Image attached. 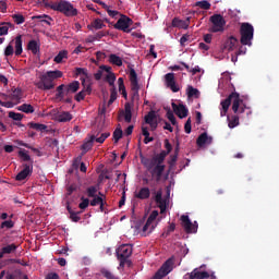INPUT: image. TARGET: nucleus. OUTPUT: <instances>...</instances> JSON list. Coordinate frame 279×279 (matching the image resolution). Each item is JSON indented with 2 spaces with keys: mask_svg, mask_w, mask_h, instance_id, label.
<instances>
[{
  "mask_svg": "<svg viewBox=\"0 0 279 279\" xmlns=\"http://www.w3.org/2000/svg\"><path fill=\"white\" fill-rule=\"evenodd\" d=\"M12 19L16 25H23V23H25V16L22 14H13Z\"/></svg>",
  "mask_w": 279,
  "mask_h": 279,
  "instance_id": "nucleus-48",
  "label": "nucleus"
},
{
  "mask_svg": "<svg viewBox=\"0 0 279 279\" xmlns=\"http://www.w3.org/2000/svg\"><path fill=\"white\" fill-rule=\"evenodd\" d=\"M191 130H192V126H191V118H189L185 122V125H184V131H185V134H191Z\"/></svg>",
  "mask_w": 279,
  "mask_h": 279,
  "instance_id": "nucleus-63",
  "label": "nucleus"
},
{
  "mask_svg": "<svg viewBox=\"0 0 279 279\" xmlns=\"http://www.w3.org/2000/svg\"><path fill=\"white\" fill-rule=\"evenodd\" d=\"M22 167H23V170L20 171L15 177V180L17 182H23V180H27V178H29V175L34 173V165L23 163Z\"/></svg>",
  "mask_w": 279,
  "mask_h": 279,
  "instance_id": "nucleus-14",
  "label": "nucleus"
},
{
  "mask_svg": "<svg viewBox=\"0 0 279 279\" xmlns=\"http://www.w3.org/2000/svg\"><path fill=\"white\" fill-rule=\"evenodd\" d=\"M64 97H66V85L61 84L57 87L56 99H59V101H62L64 100Z\"/></svg>",
  "mask_w": 279,
  "mask_h": 279,
  "instance_id": "nucleus-26",
  "label": "nucleus"
},
{
  "mask_svg": "<svg viewBox=\"0 0 279 279\" xmlns=\"http://www.w3.org/2000/svg\"><path fill=\"white\" fill-rule=\"evenodd\" d=\"M181 223L183 230L186 232V234H195L197 233V221H194V223L191 222V219L186 215L181 216Z\"/></svg>",
  "mask_w": 279,
  "mask_h": 279,
  "instance_id": "nucleus-11",
  "label": "nucleus"
},
{
  "mask_svg": "<svg viewBox=\"0 0 279 279\" xmlns=\"http://www.w3.org/2000/svg\"><path fill=\"white\" fill-rule=\"evenodd\" d=\"M75 191H77V184L72 183L66 187V196H71L73 195V193H75Z\"/></svg>",
  "mask_w": 279,
  "mask_h": 279,
  "instance_id": "nucleus-56",
  "label": "nucleus"
},
{
  "mask_svg": "<svg viewBox=\"0 0 279 279\" xmlns=\"http://www.w3.org/2000/svg\"><path fill=\"white\" fill-rule=\"evenodd\" d=\"M206 143H213V137H208V133H203L197 137L196 145L198 147H204Z\"/></svg>",
  "mask_w": 279,
  "mask_h": 279,
  "instance_id": "nucleus-24",
  "label": "nucleus"
},
{
  "mask_svg": "<svg viewBox=\"0 0 279 279\" xmlns=\"http://www.w3.org/2000/svg\"><path fill=\"white\" fill-rule=\"evenodd\" d=\"M0 228L3 230V229H7V230H10L12 228H14V221L12 220H4L1 225H0Z\"/></svg>",
  "mask_w": 279,
  "mask_h": 279,
  "instance_id": "nucleus-49",
  "label": "nucleus"
},
{
  "mask_svg": "<svg viewBox=\"0 0 279 279\" xmlns=\"http://www.w3.org/2000/svg\"><path fill=\"white\" fill-rule=\"evenodd\" d=\"M165 148L166 150H161L159 154H156L151 158H147L141 155V162L147 169L156 182H160L162 180V173H165V160L170 151L173 150V146L169 142V140H165Z\"/></svg>",
  "mask_w": 279,
  "mask_h": 279,
  "instance_id": "nucleus-1",
  "label": "nucleus"
},
{
  "mask_svg": "<svg viewBox=\"0 0 279 279\" xmlns=\"http://www.w3.org/2000/svg\"><path fill=\"white\" fill-rule=\"evenodd\" d=\"M130 82H131V99L134 101L138 99V90H141V86L138 85V75L136 74V70H130Z\"/></svg>",
  "mask_w": 279,
  "mask_h": 279,
  "instance_id": "nucleus-8",
  "label": "nucleus"
},
{
  "mask_svg": "<svg viewBox=\"0 0 279 279\" xmlns=\"http://www.w3.org/2000/svg\"><path fill=\"white\" fill-rule=\"evenodd\" d=\"M132 252H134V248L132 247L131 244H122L120 245L117 251V258L120 260L119 267L123 269L125 265L130 267L132 265V260H130V256H132Z\"/></svg>",
  "mask_w": 279,
  "mask_h": 279,
  "instance_id": "nucleus-5",
  "label": "nucleus"
},
{
  "mask_svg": "<svg viewBox=\"0 0 279 279\" xmlns=\"http://www.w3.org/2000/svg\"><path fill=\"white\" fill-rule=\"evenodd\" d=\"M239 116L228 117V126L230 130H234V128L239 126Z\"/></svg>",
  "mask_w": 279,
  "mask_h": 279,
  "instance_id": "nucleus-34",
  "label": "nucleus"
},
{
  "mask_svg": "<svg viewBox=\"0 0 279 279\" xmlns=\"http://www.w3.org/2000/svg\"><path fill=\"white\" fill-rule=\"evenodd\" d=\"M46 8H50L54 12H61L64 16H77V9L66 0H60L59 2L48 3Z\"/></svg>",
  "mask_w": 279,
  "mask_h": 279,
  "instance_id": "nucleus-4",
  "label": "nucleus"
},
{
  "mask_svg": "<svg viewBox=\"0 0 279 279\" xmlns=\"http://www.w3.org/2000/svg\"><path fill=\"white\" fill-rule=\"evenodd\" d=\"M172 27H183V29H186V27H189V23H186L178 17H174L172 20Z\"/></svg>",
  "mask_w": 279,
  "mask_h": 279,
  "instance_id": "nucleus-36",
  "label": "nucleus"
},
{
  "mask_svg": "<svg viewBox=\"0 0 279 279\" xmlns=\"http://www.w3.org/2000/svg\"><path fill=\"white\" fill-rule=\"evenodd\" d=\"M12 27H14V24L10 22L0 23V36H8V32H10Z\"/></svg>",
  "mask_w": 279,
  "mask_h": 279,
  "instance_id": "nucleus-27",
  "label": "nucleus"
},
{
  "mask_svg": "<svg viewBox=\"0 0 279 279\" xmlns=\"http://www.w3.org/2000/svg\"><path fill=\"white\" fill-rule=\"evenodd\" d=\"M132 23H134L132 19L128 17L126 15H121L118 22L113 25V27L114 29H120V32H125L126 34H130V32H132V29H130Z\"/></svg>",
  "mask_w": 279,
  "mask_h": 279,
  "instance_id": "nucleus-12",
  "label": "nucleus"
},
{
  "mask_svg": "<svg viewBox=\"0 0 279 279\" xmlns=\"http://www.w3.org/2000/svg\"><path fill=\"white\" fill-rule=\"evenodd\" d=\"M231 104L234 114H243V112L247 110V107L243 105V99H241L239 93L233 92L220 102L222 108L220 111V117H226V114H228V110H230Z\"/></svg>",
  "mask_w": 279,
  "mask_h": 279,
  "instance_id": "nucleus-2",
  "label": "nucleus"
},
{
  "mask_svg": "<svg viewBox=\"0 0 279 279\" xmlns=\"http://www.w3.org/2000/svg\"><path fill=\"white\" fill-rule=\"evenodd\" d=\"M209 21L211 23V27L209 28V32H211L213 34H217L219 32L225 31L226 19H223V15L214 14L209 17Z\"/></svg>",
  "mask_w": 279,
  "mask_h": 279,
  "instance_id": "nucleus-7",
  "label": "nucleus"
},
{
  "mask_svg": "<svg viewBox=\"0 0 279 279\" xmlns=\"http://www.w3.org/2000/svg\"><path fill=\"white\" fill-rule=\"evenodd\" d=\"M63 73L60 70L48 71L39 76V82L35 83V86L39 90H53L56 88L54 80H60Z\"/></svg>",
  "mask_w": 279,
  "mask_h": 279,
  "instance_id": "nucleus-3",
  "label": "nucleus"
},
{
  "mask_svg": "<svg viewBox=\"0 0 279 279\" xmlns=\"http://www.w3.org/2000/svg\"><path fill=\"white\" fill-rule=\"evenodd\" d=\"M85 98H86L85 90H81V92H78V93L74 96L75 101H84Z\"/></svg>",
  "mask_w": 279,
  "mask_h": 279,
  "instance_id": "nucleus-58",
  "label": "nucleus"
},
{
  "mask_svg": "<svg viewBox=\"0 0 279 279\" xmlns=\"http://www.w3.org/2000/svg\"><path fill=\"white\" fill-rule=\"evenodd\" d=\"M17 110H20V112H25V114H33L34 106L28 105V104H23L22 106H20L17 108Z\"/></svg>",
  "mask_w": 279,
  "mask_h": 279,
  "instance_id": "nucleus-35",
  "label": "nucleus"
},
{
  "mask_svg": "<svg viewBox=\"0 0 279 279\" xmlns=\"http://www.w3.org/2000/svg\"><path fill=\"white\" fill-rule=\"evenodd\" d=\"M29 128L36 130L37 132H45V130H47V125L34 122L29 124Z\"/></svg>",
  "mask_w": 279,
  "mask_h": 279,
  "instance_id": "nucleus-46",
  "label": "nucleus"
},
{
  "mask_svg": "<svg viewBox=\"0 0 279 279\" xmlns=\"http://www.w3.org/2000/svg\"><path fill=\"white\" fill-rule=\"evenodd\" d=\"M105 10L107 11V14L111 16V19H117V16H119V11L110 10V7H107Z\"/></svg>",
  "mask_w": 279,
  "mask_h": 279,
  "instance_id": "nucleus-62",
  "label": "nucleus"
},
{
  "mask_svg": "<svg viewBox=\"0 0 279 279\" xmlns=\"http://www.w3.org/2000/svg\"><path fill=\"white\" fill-rule=\"evenodd\" d=\"M167 119L170 121V123H172V125H175L177 121H175V116L173 114V111L171 110L167 111Z\"/></svg>",
  "mask_w": 279,
  "mask_h": 279,
  "instance_id": "nucleus-60",
  "label": "nucleus"
},
{
  "mask_svg": "<svg viewBox=\"0 0 279 279\" xmlns=\"http://www.w3.org/2000/svg\"><path fill=\"white\" fill-rule=\"evenodd\" d=\"M109 62L110 64H114L116 66H123V59L113 53L109 56Z\"/></svg>",
  "mask_w": 279,
  "mask_h": 279,
  "instance_id": "nucleus-32",
  "label": "nucleus"
},
{
  "mask_svg": "<svg viewBox=\"0 0 279 279\" xmlns=\"http://www.w3.org/2000/svg\"><path fill=\"white\" fill-rule=\"evenodd\" d=\"M80 90V81H73L72 83L65 85V97H71Z\"/></svg>",
  "mask_w": 279,
  "mask_h": 279,
  "instance_id": "nucleus-18",
  "label": "nucleus"
},
{
  "mask_svg": "<svg viewBox=\"0 0 279 279\" xmlns=\"http://www.w3.org/2000/svg\"><path fill=\"white\" fill-rule=\"evenodd\" d=\"M166 86L172 90V93H179L180 87L175 84V74L174 73H167L165 75Z\"/></svg>",
  "mask_w": 279,
  "mask_h": 279,
  "instance_id": "nucleus-15",
  "label": "nucleus"
},
{
  "mask_svg": "<svg viewBox=\"0 0 279 279\" xmlns=\"http://www.w3.org/2000/svg\"><path fill=\"white\" fill-rule=\"evenodd\" d=\"M9 119H13V121H22L23 120V114L16 113L14 111L9 112Z\"/></svg>",
  "mask_w": 279,
  "mask_h": 279,
  "instance_id": "nucleus-54",
  "label": "nucleus"
},
{
  "mask_svg": "<svg viewBox=\"0 0 279 279\" xmlns=\"http://www.w3.org/2000/svg\"><path fill=\"white\" fill-rule=\"evenodd\" d=\"M68 53H69V52H66V50L60 51V52L54 57V62H56L57 64H60V63L64 60V58H66Z\"/></svg>",
  "mask_w": 279,
  "mask_h": 279,
  "instance_id": "nucleus-45",
  "label": "nucleus"
},
{
  "mask_svg": "<svg viewBox=\"0 0 279 279\" xmlns=\"http://www.w3.org/2000/svg\"><path fill=\"white\" fill-rule=\"evenodd\" d=\"M178 154H180V146L177 145L174 149V155L171 156L170 165L173 166L174 162H178Z\"/></svg>",
  "mask_w": 279,
  "mask_h": 279,
  "instance_id": "nucleus-57",
  "label": "nucleus"
},
{
  "mask_svg": "<svg viewBox=\"0 0 279 279\" xmlns=\"http://www.w3.org/2000/svg\"><path fill=\"white\" fill-rule=\"evenodd\" d=\"M81 201L82 202L78 204V208H81V210H86V208H88V205L90 204V199L82 196Z\"/></svg>",
  "mask_w": 279,
  "mask_h": 279,
  "instance_id": "nucleus-47",
  "label": "nucleus"
},
{
  "mask_svg": "<svg viewBox=\"0 0 279 279\" xmlns=\"http://www.w3.org/2000/svg\"><path fill=\"white\" fill-rule=\"evenodd\" d=\"M75 77H84L86 80H90V74H88V69L86 68H75L74 70Z\"/></svg>",
  "mask_w": 279,
  "mask_h": 279,
  "instance_id": "nucleus-23",
  "label": "nucleus"
},
{
  "mask_svg": "<svg viewBox=\"0 0 279 279\" xmlns=\"http://www.w3.org/2000/svg\"><path fill=\"white\" fill-rule=\"evenodd\" d=\"M117 101V89L112 88L110 94V99L107 102V106H112Z\"/></svg>",
  "mask_w": 279,
  "mask_h": 279,
  "instance_id": "nucleus-53",
  "label": "nucleus"
},
{
  "mask_svg": "<svg viewBox=\"0 0 279 279\" xmlns=\"http://www.w3.org/2000/svg\"><path fill=\"white\" fill-rule=\"evenodd\" d=\"M110 136V133H102L99 137H97V135H92L89 137V140L87 142H85L82 145V149L84 151V154H86V151H90V149H93V143H105L106 138H108Z\"/></svg>",
  "mask_w": 279,
  "mask_h": 279,
  "instance_id": "nucleus-10",
  "label": "nucleus"
},
{
  "mask_svg": "<svg viewBox=\"0 0 279 279\" xmlns=\"http://www.w3.org/2000/svg\"><path fill=\"white\" fill-rule=\"evenodd\" d=\"M68 211L70 214V219H72V221H74L75 223H77V221H80V219H82L80 217V213L73 211V209H71L70 206H68Z\"/></svg>",
  "mask_w": 279,
  "mask_h": 279,
  "instance_id": "nucleus-41",
  "label": "nucleus"
},
{
  "mask_svg": "<svg viewBox=\"0 0 279 279\" xmlns=\"http://www.w3.org/2000/svg\"><path fill=\"white\" fill-rule=\"evenodd\" d=\"M175 231V223H171L168 229L161 234V236L163 239H167V236H169V234H171V232H174Z\"/></svg>",
  "mask_w": 279,
  "mask_h": 279,
  "instance_id": "nucleus-52",
  "label": "nucleus"
},
{
  "mask_svg": "<svg viewBox=\"0 0 279 279\" xmlns=\"http://www.w3.org/2000/svg\"><path fill=\"white\" fill-rule=\"evenodd\" d=\"M239 45V39L234 36H230L225 43V49L227 51H234V48Z\"/></svg>",
  "mask_w": 279,
  "mask_h": 279,
  "instance_id": "nucleus-21",
  "label": "nucleus"
},
{
  "mask_svg": "<svg viewBox=\"0 0 279 279\" xmlns=\"http://www.w3.org/2000/svg\"><path fill=\"white\" fill-rule=\"evenodd\" d=\"M97 186L95 185H92V186H88L85 191V194L87 195V197H96L97 196Z\"/></svg>",
  "mask_w": 279,
  "mask_h": 279,
  "instance_id": "nucleus-39",
  "label": "nucleus"
},
{
  "mask_svg": "<svg viewBox=\"0 0 279 279\" xmlns=\"http://www.w3.org/2000/svg\"><path fill=\"white\" fill-rule=\"evenodd\" d=\"M101 274L104 276V278H107V279H118L117 276H114V274H112V271L104 268L101 269Z\"/></svg>",
  "mask_w": 279,
  "mask_h": 279,
  "instance_id": "nucleus-50",
  "label": "nucleus"
},
{
  "mask_svg": "<svg viewBox=\"0 0 279 279\" xmlns=\"http://www.w3.org/2000/svg\"><path fill=\"white\" fill-rule=\"evenodd\" d=\"M142 134L144 136V144L154 143V137L149 136V130L146 126H142Z\"/></svg>",
  "mask_w": 279,
  "mask_h": 279,
  "instance_id": "nucleus-33",
  "label": "nucleus"
},
{
  "mask_svg": "<svg viewBox=\"0 0 279 279\" xmlns=\"http://www.w3.org/2000/svg\"><path fill=\"white\" fill-rule=\"evenodd\" d=\"M154 199L160 208L161 213H165V210H167V201L162 198V190H159L155 193Z\"/></svg>",
  "mask_w": 279,
  "mask_h": 279,
  "instance_id": "nucleus-17",
  "label": "nucleus"
},
{
  "mask_svg": "<svg viewBox=\"0 0 279 279\" xmlns=\"http://www.w3.org/2000/svg\"><path fill=\"white\" fill-rule=\"evenodd\" d=\"M157 218H158V210H153L151 214L149 215L147 221H148V223H154Z\"/></svg>",
  "mask_w": 279,
  "mask_h": 279,
  "instance_id": "nucleus-59",
  "label": "nucleus"
},
{
  "mask_svg": "<svg viewBox=\"0 0 279 279\" xmlns=\"http://www.w3.org/2000/svg\"><path fill=\"white\" fill-rule=\"evenodd\" d=\"M19 156L23 160V162H31V165H34V160H32V157L27 153H25V150H20Z\"/></svg>",
  "mask_w": 279,
  "mask_h": 279,
  "instance_id": "nucleus-38",
  "label": "nucleus"
},
{
  "mask_svg": "<svg viewBox=\"0 0 279 279\" xmlns=\"http://www.w3.org/2000/svg\"><path fill=\"white\" fill-rule=\"evenodd\" d=\"M23 53V37L21 35L15 37V56Z\"/></svg>",
  "mask_w": 279,
  "mask_h": 279,
  "instance_id": "nucleus-28",
  "label": "nucleus"
},
{
  "mask_svg": "<svg viewBox=\"0 0 279 279\" xmlns=\"http://www.w3.org/2000/svg\"><path fill=\"white\" fill-rule=\"evenodd\" d=\"M121 138H123V130H121V128H118L113 132V141L117 144L119 143V141H121Z\"/></svg>",
  "mask_w": 279,
  "mask_h": 279,
  "instance_id": "nucleus-42",
  "label": "nucleus"
},
{
  "mask_svg": "<svg viewBox=\"0 0 279 279\" xmlns=\"http://www.w3.org/2000/svg\"><path fill=\"white\" fill-rule=\"evenodd\" d=\"M173 112L179 117V119H186L189 117V109L183 104L177 105L172 102Z\"/></svg>",
  "mask_w": 279,
  "mask_h": 279,
  "instance_id": "nucleus-16",
  "label": "nucleus"
},
{
  "mask_svg": "<svg viewBox=\"0 0 279 279\" xmlns=\"http://www.w3.org/2000/svg\"><path fill=\"white\" fill-rule=\"evenodd\" d=\"M93 199L90 201V206H99L102 204L104 199H106V195L104 193L98 192V195L92 197Z\"/></svg>",
  "mask_w": 279,
  "mask_h": 279,
  "instance_id": "nucleus-29",
  "label": "nucleus"
},
{
  "mask_svg": "<svg viewBox=\"0 0 279 279\" xmlns=\"http://www.w3.org/2000/svg\"><path fill=\"white\" fill-rule=\"evenodd\" d=\"M186 95L189 99L195 97V99H199V89L189 85L186 88Z\"/></svg>",
  "mask_w": 279,
  "mask_h": 279,
  "instance_id": "nucleus-31",
  "label": "nucleus"
},
{
  "mask_svg": "<svg viewBox=\"0 0 279 279\" xmlns=\"http://www.w3.org/2000/svg\"><path fill=\"white\" fill-rule=\"evenodd\" d=\"M81 82H82V86H83L82 90H85V95H90V93H93V87L90 86V84L86 85L85 77H81Z\"/></svg>",
  "mask_w": 279,
  "mask_h": 279,
  "instance_id": "nucleus-43",
  "label": "nucleus"
},
{
  "mask_svg": "<svg viewBox=\"0 0 279 279\" xmlns=\"http://www.w3.org/2000/svg\"><path fill=\"white\" fill-rule=\"evenodd\" d=\"M106 82H108L109 86H114V82H117V76L114 73H110L106 76Z\"/></svg>",
  "mask_w": 279,
  "mask_h": 279,
  "instance_id": "nucleus-55",
  "label": "nucleus"
},
{
  "mask_svg": "<svg viewBox=\"0 0 279 279\" xmlns=\"http://www.w3.org/2000/svg\"><path fill=\"white\" fill-rule=\"evenodd\" d=\"M47 279H60V275L58 272H49Z\"/></svg>",
  "mask_w": 279,
  "mask_h": 279,
  "instance_id": "nucleus-64",
  "label": "nucleus"
},
{
  "mask_svg": "<svg viewBox=\"0 0 279 279\" xmlns=\"http://www.w3.org/2000/svg\"><path fill=\"white\" fill-rule=\"evenodd\" d=\"M1 97H3V99H11V101H14L16 105L21 104V99H23V89H21V87H13L10 95L1 94Z\"/></svg>",
  "mask_w": 279,
  "mask_h": 279,
  "instance_id": "nucleus-13",
  "label": "nucleus"
},
{
  "mask_svg": "<svg viewBox=\"0 0 279 279\" xmlns=\"http://www.w3.org/2000/svg\"><path fill=\"white\" fill-rule=\"evenodd\" d=\"M151 195V191H149V187H142L136 194L135 197L137 199H149Z\"/></svg>",
  "mask_w": 279,
  "mask_h": 279,
  "instance_id": "nucleus-25",
  "label": "nucleus"
},
{
  "mask_svg": "<svg viewBox=\"0 0 279 279\" xmlns=\"http://www.w3.org/2000/svg\"><path fill=\"white\" fill-rule=\"evenodd\" d=\"M27 50L32 51L33 56H40V43L32 39L27 44Z\"/></svg>",
  "mask_w": 279,
  "mask_h": 279,
  "instance_id": "nucleus-20",
  "label": "nucleus"
},
{
  "mask_svg": "<svg viewBox=\"0 0 279 279\" xmlns=\"http://www.w3.org/2000/svg\"><path fill=\"white\" fill-rule=\"evenodd\" d=\"M192 275L194 276V279H206L210 278V274L208 271H201L199 268H195L192 271Z\"/></svg>",
  "mask_w": 279,
  "mask_h": 279,
  "instance_id": "nucleus-30",
  "label": "nucleus"
},
{
  "mask_svg": "<svg viewBox=\"0 0 279 279\" xmlns=\"http://www.w3.org/2000/svg\"><path fill=\"white\" fill-rule=\"evenodd\" d=\"M173 271V260L167 259L151 279H162Z\"/></svg>",
  "mask_w": 279,
  "mask_h": 279,
  "instance_id": "nucleus-9",
  "label": "nucleus"
},
{
  "mask_svg": "<svg viewBox=\"0 0 279 279\" xmlns=\"http://www.w3.org/2000/svg\"><path fill=\"white\" fill-rule=\"evenodd\" d=\"M195 5L201 8V10H210V2L208 0L197 1Z\"/></svg>",
  "mask_w": 279,
  "mask_h": 279,
  "instance_id": "nucleus-44",
  "label": "nucleus"
},
{
  "mask_svg": "<svg viewBox=\"0 0 279 279\" xmlns=\"http://www.w3.org/2000/svg\"><path fill=\"white\" fill-rule=\"evenodd\" d=\"M92 26H94L95 29H104V27H106V25L104 24V21H101L100 19L95 20L92 23Z\"/></svg>",
  "mask_w": 279,
  "mask_h": 279,
  "instance_id": "nucleus-51",
  "label": "nucleus"
},
{
  "mask_svg": "<svg viewBox=\"0 0 279 279\" xmlns=\"http://www.w3.org/2000/svg\"><path fill=\"white\" fill-rule=\"evenodd\" d=\"M4 56L8 58L10 56H14V47L12 45H9L5 49H4Z\"/></svg>",
  "mask_w": 279,
  "mask_h": 279,
  "instance_id": "nucleus-61",
  "label": "nucleus"
},
{
  "mask_svg": "<svg viewBox=\"0 0 279 279\" xmlns=\"http://www.w3.org/2000/svg\"><path fill=\"white\" fill-rule=\"evenodd\" d=\"M73 119V114H71L69 111H63L56 116V121L59 123H69Z\"/></svg>",
  "mask_w": 279,
  "mask_h": 279,
  "instance_id": "nucleus-22",
  "label": "nucleus"
},
{
  "mask_svg": "<svg viewBox=\"0 0 279 279\" xmlns=\"http://www.w3.org/2000/svg\"><path fill=\"white\" fill-rule=\"evenodd\" d=\"M16 244H9V245H7V246H3L2 248H1V252H2V256L4 255V254H12V252H16Z\"/></svg>",
  "mask_w": 279,
  "mask_h": 279,
  "instance_id": "nucleus-37",
  "label": "nucleus"
},
{
  "mask_svg": "<svg viewBox=\"0 0 279 279\" xmlns=\"http://www.w3.org/2000/svg\"><path fill=\"white\" fill-rule=\"evenodd\" d=\"M132 104L125 102L124 111H121L120 116L124 118L125 123H132Z\"/></svg>",
  "mask_w": 279,
  "mask_h": 279,
  "instance_id": "nucleus-19",
  "label": "nucleus"
},
{
  "mask_svg": "<svg viewBox=\"0 0 279 279\" xmlns=\"http://www.w3.org/2000/svg\"><path fill=\"white\" fill-rule=\"evenodd\" d=\"M145 123H154L156 121V111L151 110L145 116Z\"/></svg>",
  "mask_w": 279,
  "mask_h": 279,
  "instance_id": "nucleus-40",
  "label": "nucleus"
},
{
  "mask_svg": "<svg viewBox=\"0 0 279 279\" xmlns=\"http://www.w3.org/2000/svg\"><path fill=\"white\" fill-rule=\"evenodd\" d=\"M240 36L241 45L252 47V40H254V26L251 23L243 22L240 25Z\"/></svg>",
  "mask_w": 279,
  "mask_h": 279,
  "instance_id": "nucleus-6",
  "label": "nucleus"
}]
</instances>
